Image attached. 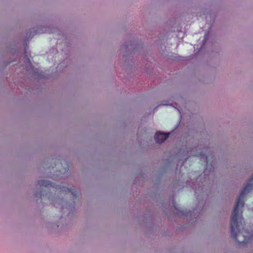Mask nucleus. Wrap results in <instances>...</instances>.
<instances>
[{
	"instance_id": "3",
	"label": "nucleus",
	"mask_w": 253,
	"mask_h": 253,
	"mask_svg": "<svg viewBox=\"0 0 253 253\" xmlns=\"http://www.w3.org/2000/svg\"><path fill=\"white\" fill-rule=\"evenodd\" d=\"M38 185L41 187H48L52 186V183L47 180H39L38 181Z\"/></svg>"
},
{
	"instance_id": "2",
	"label": "nucleus",
	"mask_w": 253,
	"mask_h": 253,
	"mask_svg": "<svg viewBox=\"0 0 253 253\" xmlns=\"http://www.w3.org/2000/svg\"><path fill=\"white\" fill-rule=\"evenodd\" d=\"M169 133H162L160 131L157 132L154 136L155 141L158 143H161L169 137Z\"/></svg>"
},
{
	"instance_id": "1",
	"label": "nucleus",
	"mask_w": 253,
	"mask_h": 253,
	"mask_svg": "<svg viewBox=\"0 0 253 253\" xmlns=\"http://www.w3.org/2000/svg\"><path fill=\"white\" fill-rule=\"evenodd\" d=\"M253 188V176L241 191L237 199L231 217V236L240 244L247 243L251 238L250 236L244 234L241 235V232L239 228L240 224H242L243 217L239 215V213L240 208H243L244 206V199L245 195ZM242 232H243V231Z\"/></svg>"
},
{
	"instance_id": "5",
	"label": "nucleus",
	"mask_w": 253,
	"mask_h": 253,
	"mask_svg": "<svg viewBox=\"0 0 253 253\" xmlns=\"http://www.w3.org/2000/svg\"><path fill=\"white\" fill-rule=\"evenodd\" d=\"M70 191L71 192V193L75 196H76L77 195L76 192V191L74 189H71L70 190Z\"/></svg>"
},
{
	"instance_id": "4",
	"label": "nucleus",
	"mask_w": 253,
	"mask_h": 253,
	"mask_svg": "<svg viewBox=\"0 0 253 253\" xmlns=\"http://www.w3.org/2000/svg\"><path fill=\"white\" fill-rule=\"evenodd\" d=\"M198 157H201V160H202L203 159L205 160L206 162H208V157L204 154H200L199 155L198 154L197 155H196Z\"/></svg>"
},
{
	"instance_id": "6",
	"label": "nucleus",
	"mask_w": 253,
	"mask_h": 253,
	"mask_svg": "<svg viewBox=\"0 0 253 253\" xmlns=\"http://www.w3.org/2000/svg\"><path fill=\"white\" fill-rule=\"evenodd\" d=\"M29 63H30V64H31V61H30V60H29Z\"/></svg>"
}]
</instances>
